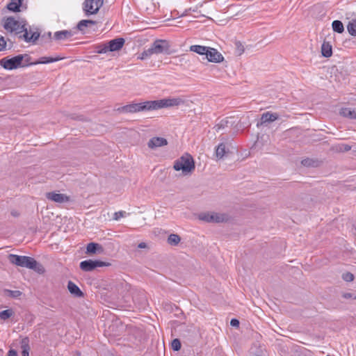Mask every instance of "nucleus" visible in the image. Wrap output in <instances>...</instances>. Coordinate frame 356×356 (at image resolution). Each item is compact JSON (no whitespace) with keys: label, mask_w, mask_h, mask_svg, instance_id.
<instances>
[{"label":"nucleus","mask_w":356,"mask_h":356,"mask_svg":"<svg viewBox=\"0 0 356 356\" xmlns=\"http://www.w3.org/2000/svg\"><path fill=\"white\" fill-rule=\"evenodd\" d=\"M230 325L233 327H238L239 326V321L236 318H232L230 321Z\"/></svg>","instance_id":"de8ad7c7"},{"label":"nucleus","mask_w":356,"mask_h":356,"mask_svg":"<svg viewBox=\"0 0 356 356\" xmlns=\"http://www.w3.org/2000/svg\"><path fill=\"white\" fill-rule=\"evenodd\" d=\"M342 297L345 299H350V298L356 299V296H354V294L352 293H343Z\"/></svg>","instance_id":"a18cd8bd"},{"label":"nucleus","mask_w":356,"mask_h":356,"mask_svg":"<svg viewBox=\"0 0 356 356\" xmlns=\"http://www.w3.org/2000/svg\"><path fill=\"white\" fill-rule=\"evenodd\" d=\"M27 24L25 20H19L14 17H8L4 19L3 28L10 33H14L17 35L24 33L19 36V39L23 40L26 42L35 43L40 38V33L35 30H30L32 33L31 36H29L27 32Z\"/></svg>","instance_id":"f257e3e1"},{"label":"nucleus","mask_w":356,"mask_h":356,"mask_svg":"<svg viewBox=\"0 0 356 356\" xmlns=\"http://www.w3.org/2000/svg\"><path fill=\"white\" fill-rule=\"evenodd\" d=\"M301 163L302 165L306 167H314L316 166V161H314L312 159L307 158L305 159H302L301 161Z\"/></svg>","instance_id":"473e14b6"},{"label":"nucleus","mask_w":356,"mask_h":356,"mask_svg":"<svg viewBox=\"0 0 356 356\" xmlns=\"http://www.w3.org/2000/svg\"><path fill=\"white\" fill-rule=\"evenodd\" d=\"M355 232H356V227H355Z\"/></svg>","instance_id":"5fc2aeb1"},{"label":"nucleus","mask_w":356,"mask_h":356,"mask_svg":"<svg viewBox=\"0 0 356 356\" xmlns=\"http://www.w3.org/2000/svg\"><path fill=\"white\" fill-rule=\"evenodd\" d=\"M145 51H146L149 57H150L152 54H156V52H154V49L152 44H151V46Z\"/></svg>","instance_id":"79ce46f5"},{"label":"nucleus","mask_w":356,"mask_h":356,"mask_svg":"<svg viewBox=\"0 0 356 356\" xmlns=\"http://www.w3.org/2000/svg\"><path fill=\"white\" fill-rule=\"evenodd\" d=\"M67 289L70 293L74 297L81 298L83 297L84 294L79 289V287L73 282L69 281L67 283Z\"/></svg>","instance_id":"f3484780"},{"label":"nucleus","mask_w":356,"mask_h":356,"mask_svg":"<svg viewBox=\"0 0 356 356\" xmlns=\"http://www.w3.org/2000/svg\"><path fill=\"white\" fill-rule=\"evenodd\" d=\"M146 246H147L146 243H143V242L140 243L138 244V247L139 248H146Z\"/></svg>","instance_id":"603ef678"},{"label":"nucleus","mask_w":356,"mask_h":356,"mask_svg":"<svg viewBox=\"0 0 356 356\" xmlns=\"http://www.w3.org/2000/svg\"><path fill=\"white\" fill-rule=\"evenodd\" d=\"M8 356H17V352L14 349H10L8 353Z\"/></svg>","instance_id":"09e8293b"},{"label":"nucleus","mask_w":356,"mask_h":356,"mask_svg":"<svg viewBox=\"0 0 356 356\" xmlns=\"http://www.w3.org/2000/svg\"><path fill=\"white\" fill-rule=\"evenodd\" d=\"M103 252L102 246L97 243H90L86 247L87 254H95L97 252L101 253Z\"/></svg>","instance_id":"aec40b11"},{"label":"nucleus","mask_w":356,"mask_h":356,"mask_svg":"<svg viewBox=\"0 0 356 356\" xmlns=\"http://www.w3.org/2000/svg\"><path fill=\"white\" fill-rule=\"evenodd\" d=\"M8 259L11 264L16 266L32 269L38 273L44 272L42 266L33 257L10 254Z\"/></svg>","instance_id":"f03ea898"},{"label":"nucleus","mask_w":356,"mask_h":356,"mask_svg":"<svg viewBox=\"0 0 356 356\" xmlns=\"http://www.w3.org/2000/svg\"><path fill=\"white\" fill-rule=\"evenodd\" d=\"M11 215L14 217H18L19 213H18V211L13 210L11 211Z\"/></svg>","instance_id":"3c124183"},{"label":"nucleus","mask_w":356,"mask_h":356,"mask_svg":"<svg viewBox=\"0 0 356 356\" xmlns=\"http://www.w3.org/2000/svg\"><path fill=\"white\" fill-rule=\"evenodd\" d=\"M48 36H49V38H51V32H49V33H48Z\"/></svg>","instance_id":"864d4df0"},{"label":"nucleus","mask_w":356,"mask_h":356,"mask_svg":"<svg viewBox=\"0 0 356 356\" xmlns=\"http://www.w3.org/2000/svg\"><path fill=\"white\" fill-rule=\"evenodd\" d=\"M13 314L14 312L11 309L3 310L0 312V318L6 321L13 316Z\"/></svg>","instance_id":"7c9ffc66"},{"label":"nucleus","mask_w":356,"mask_h":356,"mask_svg":"<svg viewBox=\"0 0 356 356\" xmlns=\"http://www.w3.org/2000/svg\"><path fill=\"white\" fill-rule=\"evenodd\" d=\"M173 168L176 171L181 170L184 175L191 173L195 168L193 158L188 154H185L175 161Z\"/></svg>","instance_id":"7ed1b4c3"},{"label":"nucleus","mask_w":356,"mask_h":356,"mask_svg":"<svg viewBox=\"0 0 356 356\" xmlns=\"http://www.w3.org/2000/svg\"><path fill=\"white\" fill-rule=\"evenodd\" d=\"M205 57L208 61L211 63H220L224 60L223 56L217 49L209 47Z\"/></svg>","instance_id":"9d476101"},{"label":"nucleus","mask_w":356,"mask_h":356,"mask_svg":"<svg viewBox=\"0 0 356 356\" xmlns=\"http://www.w3.org/2000/svg\"><path fill=\"white\" fill-rule=\"evenodd\" d=\"M103 5V0H86L83 3V10L86 16L96 14Z\"/></svg>","instance_id":"6e6552de"},{"label":"nucleus","mask_w":356,"mask_h":356,"mask_svg":"<svg viewBox=\"0 0 356 356\" xmlns=\"http://www.w3.org/2000/svg\"><path fill=\"white\" fill-rule=\"evenodd\" d=\"M250 356H267L266 350L264 348L259 346L252 350Z\"/></svg>","instance_id":"cd10ccee"},{"label":"nucleus","mask_w":356,"mask_h":356,"mask_svg":"<svg viewBox=\"0 0 356 356\" xmlns=\"http://www.w3.org/2000/svg\"><path fill=\"white\" fill-rule=\"evenodd\" d=\"M342 277L346 282H352L354 280V275L351 273H343Z\"/></svg>","instance_id":"58836bf2"},{"label":"nucleus","mask_w":356,"mask_h":356,"mask_svg":"<svg viewBox=\"0 0 356 356\" xmlns=\"http://www.w3.org/2000/svg\"><path fill=\"white\" fill-rule=\"evenodd\" d=\"M351 146L348 144H341L339 145L337 150L339 152H346L350 150Z\"/></svg>","instance_id":"e433bc0d"},{"label":"nucleus","mask_w":356,"mask_h":356,"mask_svg":"<svg viewBox=\"0 0 356 356\" xmlns=\"http://www.w3.org/2000/svg\"><path fill=\"white\" fill-rule=\"evenodd\" d=\"M96 22L91 19H82L76 25V29L81 31L82 33H86L85 29L90 26L91 25H95Z\"/></svg>","instance_id":"6ab92c4d"},{"label":"nucleus","mask_w":356,"mask_h":356,"mask_svg":"<svg viewBox=\"0 0 356 356\" xmlns=\"http://www.w3.org/2000/svg\"><path fill=\"white\" fill-rule=\"evenodd\" d=\"M127 213L124 211H119L113 214V220H119L121 218L127 216Z\"/></svg>","instance_id":"f704fd0d"},{"label":"nucleus","mask_w":356,"mask_h":356,"mask_svg":"<svg viewBox=\"0 0 356 356\" xmlns=\"http://www.w3.org/2000/svg\"><path fill=\"white\" fill-rule=\"evenodd\" d=\"M236 45V51L238 55L242 54L244 52V47L243 44L240 42H236L235 43Z\"/></svg>","instance_id":"4c0bfd02"},{"label":"nucleus","mask_w":356,"mask_h":356,"mask_svg":"<svg viewBox=\"0 0 356 356\" xmlns=\"http://www.w3.org/2000/svg\"><path fill=\"white\" fill-rule=\"evenodd\" d=\"M24 58H23V61H22V64H26V63H30V60H31V56L28 54H21Z\"/></svg>","instance_id":"c03bdc74"},{"label":"nucleus","mask_w":356,"mask_h":356,"mask_svg":"<svg viewBox=\"0 0 356 356\" xmlns=\"http://www.w3.org/2000/svg\"><path fill=\"white\" fill-rule=\"evenodd\" d=\"M75 33L72 30H63L54 33V39L56 40H65L72 38Z\"/></svg>","instance_id":"2eb2a0df"},{"label":"nucleus","mask_w":356,"mask_h":356,"mask_svg":"<svg viewBox=\"0 0 356 356\" xmlns=\"http://www.w3.org/2000/svg\"><path fill=\"white\" fill-rule=\"evenodd\" d=\"M20 347L22 349V356H29L30 351V346H29V339L26 337L21 340Z\"/></svg>","instance_id":"412c9836"},{"label":"nucleus","mask_w":356,"mask_h":356,"mask_svg":"<svg viewBox=\"0 0 356 356\" xmlns=\"http://www.w3.org/2000/svg\"><path fill=\"white\" fill-rule=\"evenodd\" d=\"M209 47L202 46V45H191L190 47V50L191 51L195 52L200 55L205 56L207 51H208Z\"/></svg>","instance_id":"b1692460"},{"label":"nucleus","mask_w":356,"mask_h":356,"mask_svg":"<svg viewBox=\"0 0 356 356\" xmlns=\"http://www.w3.org/2000/svg\"><path fill=\"white\" fill-rule=\"evenodd\" d=\"M125 42L122 38H118L111 40L106 43L108 51H116L121 49Z\"/></svg>","instance_id":"ddd939ff"},{"label":"nucleus","mask_w":356,"mask_h":356,"mask_svg":"<svg viewBox=\"0 0 356 356\" xmlns=\"http://www.w3.org/2000/svg\"><path fill=\"white\" fill-rule=\"evenodd\" d=\"M30 30H35V31H39L38 29H37L35 27H31V26H29V28L27 27V32L29 33V36H31L32 35V33L30 31Z\"/></svg>","instance_id":"8fccbe9b"},{"label":"nucleus","mask_w":356,"mask_h":356,"mask_svg":"<svg viewBox=\"0 0 356 356\" xmlns=\"http://www.w3.org/2000/svg\"><path fill=\"white\" fill-rule=\"evenodd\" d=\"M145 51H146L149 57H150L152 54H156V52H154V49L152 44H151V46Z\"/></svg>","instance_id":"37998d69"},{"label":"nucleus","mask_w":356,"mask_h":356,"mask_svg":"<svg viewBox=\"0 0 356 356\" xmlns=\"http://www.w3.org/2000/svg\"><path fill=\"white\" fill-rule=\"evenodd\" d=\"M6 294L12 298H18L22 295V292L19 291H12V290H6Z\"/></svg>","instance_id":"c9c22d12"},{"label":"nucleus","mask_w":356,"mask_h":356,"mask_svg":"<svg viewBox=\"0 0 356 356\" xmlns=\"http://www.w3.org/2000/svg\"><path fill=\"white\" fill-rule=\"evenodd\" d=\"M199 219L207 222H225L229 220V216L224 213H202L199 215Z\"/></svg>","instance_id":"0eeeda50"},{"label":"nucleus","mask_w":356,"mask_h":356,"mask_svg":"<svg viewBox=\"0 0 356 356\" xmlns=\"http://www.w3.org/2000/svg\"><path fill=\"white\" fill-rule=\"evenodd\" d=\"M110 265L111 264L108 262L99 260L87 259L82 261L79 264V267L83 271L90 272L94 270L97 268L108 266Z\"/></svg>","instance_id":"1a4fd4ad"},{"label":"nucleus","mask_w":356,"mask_h":356,"mask_svg":"<svg viewBox=\"0 0 356 356\" xmlns=\"http://www.w3.org/2000/svg\"><path fill=\"white\" fill-rule=\"evenodd\" d=\"M227 120H221L218 124L216 125V131H220L222 129H224V127L227 125Z\"/></svg>","instance_id":"ea45409f"},{"label":"nucleus","mask_w":356,"mask_h":356,"mask_svg":"<svg viewBox=\"0 0 356 356\" xmlns=\"http://www.w3.org/2000/svg\"><path fill=\"white\" fill-rule=\"evenodd\" d=\"M226 154L225 145L223 143H220L216 149V156L218 159H222Z\"/></svg>","instance_id":"393cba45"},{"label":"nucleus","mask_w":356,"mask_h":356,"mask_svg":"<svg viewBox=\"0 0 356 356\" xmlns=\"http://www.w3.org/2000/svg\"><path fill=\"white\" fill-rule=\"evenodd\" d=\"M185 101L181 97L165 98L152 100L153 111L163 108L179 106L184 104Z\"/></svg>","instance_id":"39448f33"},{"label":"nucleus","mask_w":356,"mask_h":356,"mask_svg":"<svg viewBox=\"0 0 356 356\" xmlns=\"http://www.w3.org/2000/svg\"><path fill=\"white\" fill-rule=\"evenodd\" d=\"M279 118V115L276 113L267 111L261 115L260 122L257 123V127L262 126L267 123L273 122Z\"/></svg>","instance_id":"4468645a"},{"label":"nucleus","mask_w":356,"mask_h":356,"mask_svg":"<svg viewBox=\"0 0 356 356\" xmlns=\"http://www.w3.org/2000/svg\"><path fill=\"white\" fill-rule=\"evenodd\" d=\"M168 144V141L165 138L162 137H154L151 138L147 145L151 149H154L159 147L165 146Z\"/></svg>","instance_id":"dca6fc26"},{"label":"nucleus","mask_w":356,"mask_h":356,"mask_svg":"<svg viewBox=\"0 0 356 356\" xmlns=\"http://www.w3.org/2000/svg\"><path fill=\"white\" fill-rule=\"evenodd\" d=\"M95 52L97 54H106L108 52L106 43L97 44L95 46Z\"/></svg>","instance_id":"2f4dec72"},{"label":"nucleus","mask_w":356,"mask_h":356,"mask_svg":"<svg viewBox=\"0 0 356 356\" xmlns=\"http://www.w3.org/2000/svg\"><path fill=\"white\" fill-rule=\"evenodd\" d=\"M332 27L334 31L341 33L344 31L343 23L339 20H334L332 23Z\"/></svg>","instance_id":"a878e982"},{"label":"nucleus","mask_w":356,"mask_h":356,"mask_svg":"<svg viewBox=\"0 0 356 356\" xmlns=\"http://www.w3.org/2000/svg\"><path fill=\"white\" fill-rule=\"evenodd\" d=\"M340 114L343 117L356 120V108L353 110L349 108H342Z\"/></svg>","instance_id":"4be33fe9"},{"label":"nucleus","mask_w":356,"mask_h":356,"mask_svg":"<svg viewBox=\"0 0 356 356\" xmlns=\"http://www.w3.org/2000/svg\"><path fill=\"white\" fill-rule=\"evenodd\" d=\"M46 197L49 200L56 203H65L70 201V197L63 193L56 192H49L46 193Z\"/></svg>","instance_id":"9b49d317"},{"label":"nucleus","mask_w":356,"mask_h":356,"mask_svg":"<svg viewBox=\"0 0 356 356\" xmlns=\"http://www.w3.org/2000/svg\"><path fill=\"white\" fill-rule=\"evenodd\" d=\"M21 6L22 3L20 1L19 2L16 0H11V2L7 6V8L10 11L18 12L19 11Z\"/></svg>","instance_id":"bb28decb"},{"label":"nucleus","mask_w":356,"mask_h":356,"mask_svg":"<svg viewBox=\"0 0 356 356\" xmlns=\"http://www.w3.org/2000/svg\"><path fill=\"white\" fill-rule=\"evenodd\" d=\"M6 41L4 37L0 35V51L6 49Z\"/></svg>","instance_id":"a19ab883"},{"label":"nucleus","mask_w":356,"mask_h":356,"mask_svg":"<svg viewBox=\"0 0 356 356\" xmlns=\"http://www.w3.org/2000/svg\"><path fill=\"white\" fill-rule=\"evenodd\" d=\"M322 55L325 58H329L332 54V46L328 43L324 42L321 46Z\"/></svg>","instance_id":"5701e85b"},{"label":"nucleus","mask_w":356,"mask_h":356,"mask_svg":"<svg viewBox=\"0 0 356 356\" xmlns=\"http://www.w3.org/2000/svg\"><path fill=\"white\" fill-rule=\"evenodd\" d=\"M118 111L124 113H134L138 112L153 111L152 101L129 104L120 107Z\"/></svg>","instance_id":"20e7f679"},{"label":"nucleus","mask_w":356,"mask_h":356,"mask_svg":"<svg viewBox=\"0 0 356 356\" xmlns=\"http://www.w3.org/2000/svg\"><path fill=\"white\" fill-rule=\"evenodd\" d=\"M171 346H172V350H174L175 351L179 350L181 347V342H180L179 339H173L172 341V343H171Z\"/></svg>","instance_id":"72a5a7b5"},{"label":"nucleus","mask_w":356,"mask_h":356,"mask_svg":"<svg viewBox=\"0 0 356 356\" xmlns=\"http://www.w3.org/2000/svg\"><path fill=\"white\" fill-rule=\"evenodd\" d=\"M148 58H149V57L148 56L147 54L146 53V51L145 50L138 57V58L140 60H145Z\"/></svg>","instance_id":"49530a36"},{"label":"nucleus","mask_w":356,"mask_h":356,"mask_svg":"<svg viewBox=\"0 0 356 356\" xmlns=\"http://www.w3.org/2000/svg\"><path fill=\"white\" fill-rule=\"evenodd\" d=\"M63 58V57H60V56H56V57L43 56V57H40L38 60L31 63V65H38V64L51 63L59 61V60H62Z\"/></svg>","instance_id":"a211bd4d"},{"label":"nucleus","mask_w":356,"mask_h":356,"mask_svg":"<svg viewBox=\"0 0 356 356\" xmlns=\"http://www.w3.org/2000/svg\"><path fill=\"white\" fill-rule=\"evenodd\" d=\"M156 54L168 53L170 45L167 40H156L152 44Z\"/></svg>","instance_id":"f8f14e48"},{"label":"nucleus","mask_w":356,"mask_h":356,"mask_svg":"<svg viewBox=\"0 0 356 356\" xmlns=\"http://www.w3.org/2000/svg\"><path fill=\"white\" fill-rule=\"evenodd\" d=\"M23 58L22 55H17L12 58L5 57L0 60V65L4 69L8 70L31 65V63L22 64Z\"/></svg>","instance_id":"423d86ee"},{"label":"nucleus","mask_w":356,"mask_h":356,"mask_svg":"<svg viewBox=\"0 0 356 356\" xmlns=\"http://www.w3.org/2000/svg\"><path fill=\"white\" fill-rule=\"evenodd\" d=\"M181 241V238L179 235L175 234H171L168 236V243L172 245H177Z\"/></svg>","instance_id":"c85d7f7f"},{"label":"nucleus","mask_w":356,"mask_h":356,"mask_svg":"<svg viewBox=\"0 0 356 356\" xmlns=\"http://www.w3.org/2000/svg\"><path fill=\"white\" fill-rule=\"evenodd\" d=\"M347 30L351 35L356 36V19L349 22Z\"/></svg>","instance_id":"c756f323"}]
</instances>
